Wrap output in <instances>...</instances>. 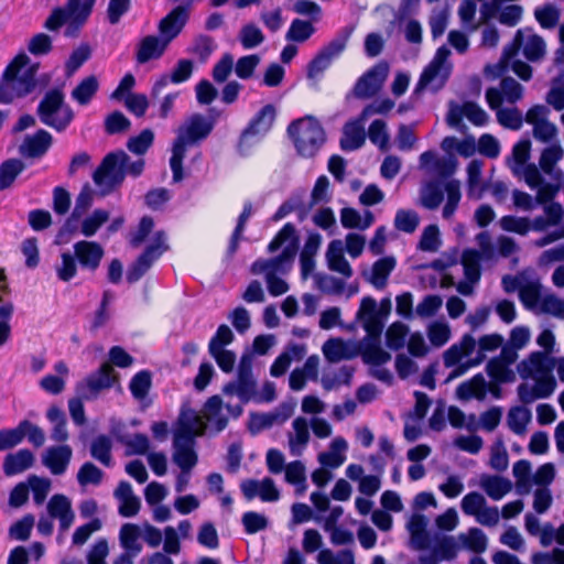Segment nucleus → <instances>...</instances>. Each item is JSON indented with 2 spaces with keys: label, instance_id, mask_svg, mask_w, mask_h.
Wrapping results in <instances>:
<instances>
[{
  "label": "nucleus",
  "instance_id": "nucleus-1",
  "mask_svg": "<svg viewBox=\"0 0 564 564\" xmlns=\"http://www.w3.org/2000/svg\"><path fill=\"white\" fill-rule=\"evenodd\" d=\"M270 253L280 251L272 259H259L251 265V272L263 275L269 293L280 296L288 292L289 285L282 279L292 268L297 251V237L295 227L285 224L268 246Z\"/></svg>",
  "mask_w": 564,
  "mask_h": 564
},
{
  "label": "nucleus",
  "instance_id": "nucleus-2",
  "mask_svg": "<svg viewBox=\"0 0 564 564\" xmlns=\"http://www.w3.org/2000/svg\"><path fill=\"white\" fill-rule=\"evenodd\" d=\"M37 64L25 53L18 54L6 67L0 79V102L13 104L31 94L36 85Z\"/></svg>",
  "mask_w": 564,
  "mask_h": 564
},
{
  "label": "nucleus",
  "instance_id": "nucleus-3",
  "mask_svg": "<svg viewBox=\"0 0 564 564\" xmlns=\"http://www.w3.org/2000/svg\"><path fill=\"white\" fill-rule=\"evenodd\" d=\"M491 350H494V335H485L478 341L470 335H464L458 343L444 352L445 367L454 368L449 378L463 376L470 368L480 365L486 354Z\"/></svg>",
  "mask_w": 564,
  "mask_h": 564
},
{
  "label": "nucleus",
  "instance_id": "nucleus-4",
  "mask_svg": "<svg viewBox=\"0 0 564 564\" xmlns=\"http://www.w3.org/2000/svg\"><path fill=\"white\" fill-rule=\"evenodd\" d=\"M205 431V423L199 414L191 409H183L174 433L173 462L181 469H192L197 463L194 451L195 437Z\"/></svg>",
  "mask_w": 564,
  "mask_h": 564
},
{
  "label": "nucleus",
  "instance_id": "nucleus-5",
  "mask_svg": "<svg viewBox=\"0 0 564 564\" xmlns=\"http://www.w3.org/2000/svg\"><path fill=\"white\" fill-rule=\"evenodd\" d=\"M213 128V121L202 115H193L178 128L170 159L174 182L183 180V160L187 149L206 139Z\"/></svg>",
  "mask_w": 564,
  "mask_h": 564
},
{
  "label": "nucleus",
  "instance_id": "nucleus-6",
  "mask_svg": "<svg viewBox=\"0 0 564 564\" xmlns=\"http://www.w3.org/2000/svg\"><path fill=\"white\" fill-rule=\"evenodd\" d=\"M143 169V159L131 161L126 152L118 151L106 155L100 166L95 171L93 178L101 194L106 195L120 185L126 175L137 177Z\"/></svg>",
  "mask_w": 564,
  "mask_h": 564
},
{
  "label": "nucleus",
  "instance_id": "nucleus-7",
  "mask_svg": "<svg viewBox=\"0 0 564 564\" xmlns=\"http://www.w3.org/2000/svg\"><path fill=\"white\" fill-rule=\"evenodd\" d=\"M476 241L480 251L466 249L462 254L465 280L460 281L456 289L463 295L471 294L474 285L480 278V260L484 258H490L492 253V238L489 231H481L476 236Z\"/></svg>",
  "mask_w": 564,
  "mask_h": 564
},
{
  "label": "nucleus",
  "instance_id": "nucleus-8",
  "mask_svg": "<svg viewBox=\"0 0 564 564\" xmlns=\"http://www.w3.org/2000/svg\"><path fill=\"white\" fill-rule=\"evenodd\" d=\"M295 148L303 156L315 155L325 142V132L318 120L306 116L293 121L289 127Z\"/></svg>",
  "mask_w": 564,
  "mask_h": 564
},
{
  "label": "nucleus",
  "instance_id": "nucleus-9",
  "mask_svg": "<svg viewBox=\"0 0 564 564\" xmlns=\"http://www.w3.org/2000/svg\"><path fill=\"white\" fill-rule=\"evenodd\" d=\"M96 0H69L66 8L55 9L46 20V28L55 31L66 25V35L74 36L87 21Z\"/></svg>",
  "mask_w": 564,
  "mask_h": 564
},
{
  "label": "nucleus",
  "instance_id": "nucleus-10",
  "mask_svg": "<svg viewBox=\"0 0 564 564\" xmlns=\"http://www.w3.org/2000/svg\"><path fill=\"white\" fill-rule=\"evenodd\" d=\"M451 50L443 45L437 48L434 57L423 69L414 89L415 94L424 89H441L451 76L453 64L449 61Z\"/></svg>",
  "mask_w": 564,
  "mask_h": 564
},
{
  "label": "nucleus",
  "instance_id": "nucleus-11",
  "mask_svg": "<svg viewBox=\"0 0 564 564\" xmlns=\"http://www.w3.org/2000/svg\"><path fill=\"white\" fill-rule=\"evenodd\" d=\"M276 117V107L268 104L263 106L250 120L243 130L238 151L241 155H249L252 148L258 144L272 129Z\"/></svg>",
  "mask_w": 564,
  "mask_h": 564
},
{
  "label": "nucleus",
  "instance_id": "nucleus-12",
  "mask_svg": "<svg viewBox=\"0 0 564 564\" xmlns=\"http://www.w3.org/2000/svg\"><path fill=\"white\" fill-rule=\"evenodd\" d=\"M37 113L44 124L57 131L66 129L74 117L73 110L64 104L63 95L57 90L45 95L39 105Z\"/></svg>",
  "mask_w": 564,
  "mask_h": 564
},
{
  "label": "nucleus",
  "instance_id": "nucleus-13",
  "mask_svg": "<svg viewBox=\"0 0 564 564\" xmlns=\"http://www.w3.org/2000/svg\"><path fill=\"white\" fill-rule=\"evenodd\" d=\"M167 249L165 235L162 231L155 232L149 241L145 251L138 258L134 264L127 272L129 282L138 281Z\"/></svg>",
  "mask_w": 564,
  "mask_h": 564
},
{
  "label": "nucleus",
  "instance_id": "nucleus-14",
  "mask_svg": "<svg viewBox=\"0 0 564 564\" xmlns=\"http://www.w3.org/2000/svg\"><path fill=\"white\" fill-rule=\"evenodd\" d=\"M256 383L251 373V360L249 357H242L238 368V377L234 382L224 388L226 395H236L240 402L246 403L251 399L256 400Z\"/></svg>",
  "mask_w": 564,
  "mask_h": 564
},
{
  "label": "nucleus",
  "instance_id": "nucleus-15",
  "mask_svg": "<svg viewBox=\"0 0 564 564\" xmlns=\"http://www.w3.org/2000/svg\"><path fill=\"white\" fill-rule=\"evenodd\" d=\"M466 117L475 126H484L488 121V115L476 104L465 102L463 105L451 102L446 116V122L451 128L464 132L466 126L463 118Z\"/></svg>",
  "mask_w": 564,
  "mask_h": 564
},
{
  "label": "nucleus",
  "instance_id": "nucleus-16",
  "mask_svg": "<svg viewBox=\"0 0 564 564\" xmlns=\"http://www.w3.org/2000/svg\"><path fill=\"white\" fill-rule=\"evenodd\" d=\"M241 405H223L219 397L215 395L207 400L204 405L202 420L209 424L216 432L224 430L228 422V415L237 417L241 414Z\"/></svg>",
  "mask_w": 564,
  "mask_h": 564
},
{
  "label": "nucleus",
  "instance_id": "nucleus-17",
  "mask_svg": "<svg viewBox=\"0 0 564 564\" xmlns=\"http://www.w3.org/2000/svg\"><path fill=\"white\" fill-rule=\"evenodd\" d=\"M486 371L490 378L487 382L481 373L474 376L470 380L464 381L456 389V395L459 400L469 399L484 400L487 392L494 393V360H489Z\"/></svg>",
  "mask_w": 564,
  "mask_h": 564
},
{
  "label": "nucleus",
  "instance_id": "nucleus-18",
  "mask_svg": "<svg viewBox=\"0 0 564 564\" xmlns=\"http://www.w3.org/2000/svg\"><path fill=\"white\" fill-rule=\"evenodd\" d=\"M389 75V65L378 63L367 70L356 83L354 93L359 98H370L375 96L383 86Z\"/></svg>",
  "mask_w": 564,
  "mask_h": 564
},
{
  "label": "nucleus",
  "instance_id": "nucleus-19",
  "mask_svg": "<svg viewBox=\"0 0 564 564\" xmlns=\"http://www.w3.org/2000/svg\"><path fill=\"white\" fill-rule=\"evenodd\" d=\"M117 381V376L110 364H104L100 369L78 384L77 391L84 399L95 398L101 390L108 389Z\"/></svg>",
  "mask_w": 564,
  "mask_h": 564
},
{
  "label": "nucleus",
  "instance_id": "nucleus-20",
  "mask_svg": "<svg viewBox=\"0 0 564 564\" xmlns=\"http://www.w3.org/2000/svg\"><path fill=\"white\" fill-rule=\"evenodd\" d=\"M356 318L361 323L368 338H380L383 321L378 314V303L375 299L366 296L361 300Z\"/></svg>",
  "mask_w": 564,
  "mask_h": 564
},
{
  "label": "nucleus",
  "instance_id": "nucleus-21",
  "mask_svg": "<svg viewBox=\"0 0 564 564\" xmlns=\"http://www.w3.org/2000/svg\"><path fill=\"white\" fill-rule=\"evenodd\" d=\"M556 388V380L550 373L540 375L536 379L534 386H529L528 383H521L517 388L519 400L523 404H530L538 399H546L549 398Z\"/></svg>",
  "mask_w": 564,
  "mask_h": 564
},
{
  "label": "nucleus",
  "instance_id": "nucleus-22",
  "mask_svg": "<svg viewBox=\"0 0 564 564\" xmlns=\"http://www.w3.org/2000/svg\"><path fill=\"white\" fill-rule=\"evenodd\" d=\"M240 489L248 500L258 497L263 502H275L280 499V491L274 481L269 477L260 480L247 479L241 482Z\"/></svg>",
  "mask_w": 564,
  "mask_h": 564
},
{
  "label": "nucleus",
  "instance_id": "nucleus-23",
  "mask_svg": "<svg viewBox=\"0 0 564 564\" xmlns=\"http://www.w3.org/2000/svg\"><path fill=\"white\" fill-rule=\"evenodd\" d=\"M322 351L329 362H338L358 356L361 352V346L358 341L336 337L326 340Z\"/></svg>",
  "mask_w": 564,
  "mask_h": 564
},
{
  "label": "nucleus",
  "instance_id": "nucleus-24",
  "mask_svg": "<svg viewBox=\"0 0 564 564\" xmlns=\"http://www.w3.org/2000/svg\"><path fill=\"white\" fill-rule=\"evenodd\" d=\"M347 35L332 41L321 53L311 62L307 70L308 78L318 77L329 67L333 59L338 57L346 47Z\"/></svg>",
  "mask_w": 564,
  "mask_h": 564
},
{
  "label": "nucleus",
  "instance_id": "nucleus-25",
  "mask_svg": "<svg viewBox=\"0 0 564 564\" xmlns=\"http://www.w3.org/2000/svg\"><path fill=\"white\" fill-rule=\"evenodd\" d=\"M556 365V358L550 357L543 351H533L528 358L518 364L517 370L521 378L528 379L534 372L547 375L552 372Z\"/></svg>",
  "mask_w": 564,
  "mask_h": 564
},
{
  "label": "nucleus",
  "instance_id": "nucleus-26",
  "mask_svg": "<svg viewBox=\"0 0 564 564\" xmlns=\"http://www.w3.org/2000/svg\"><path fill=\"white\" fill-rule=\"evenodd\" d=\"M46 509L48 516L58 521L61 531H67L74 523L75 513L72 508V501L65 495L56 494L52 496Z\"/></svg>",
  "mask_w": 564,
  "mask_h": 564
},
{
  "label": "nucleus",
  "instance_id": "nucleus-27",
  "mask_svg": "<svg viewBox=\"0 0 564 564\" xmlns=\"http://www.w3.org/2000/svg\"><path fill=\"white\" fill-rule=\"evenodd\" d=\"M308 422L303 416L293 420L291 430L288 432V447L292 456H301L310 442Z\"/></svg>",
  "mask_w": 564,
  "mask_h": 564
},
{
  "label": "nucleus",
  "instance_id": "nucleus-28",
  "mask_svg": "<svg viewBox=\"0 0 564 564\" xmlns=\"http://www.w3.org/2000/svg\"><path fill=\"white\" fill-rule=\"evenodd\" d=\"M74 253L82 268L95 271L104 257V249L95 241L82 240L74 245Z\"/></svg>",
  "mask_w": 564,
  "mask_h": 564
},
{
  "label": "nucleus",
  "instance_id": "nucleus-29",
  "mask_svg": "<svg viewBox=\"0 0 564 564\" xmlns=\"http://www.w3.org/2000/svg\"><path fill=\"white\" fill-rule=\"evenodd\" d=\"M72 454L68 445L51 446L44 452L42 460L53 475H62L67 469Z\"/></svg>",
  "mask_w": 564,
  "mask_h": 564
},
{
  "label": "nucleus",
  "instance_id": "nucleus-30",
  "mask_svg": "<svg viewBox=\"0 0 564 564\" xmlns=\"http://www.w3.org/2000/svg\"><path fill=\"white\" fill-rule=\"evenodd\" d=\"M344 241L334 239L328 243L326 250L327 267L344 278L348 279L352 275V269L344 256Z\"/></svg>",
  "mask_w": 564,
  "mask_h": 564
},
{
  "label": "nucleus",
  "instance_id": "nucleus-31",
  "mask_svg": "<svg viewBox=\"0 0 564 564\" xmlns=\"http://www.w3.org/2000/svg\"><path fill=\"white\" fill-rule=\"evenodd\" d=\"M462 510L466 514L475 516L482 524L490 525L494 522V512L487 508L484 496L478 492H470L463 498Z\"/></svg>",
  "mask_w": 564,
  "mask_h": 564
},
{
  "label": "nucleus",
  "instance_id": "nucleus-32",
  "mask_svg": "<svg viewBox=\"0 0 564 564\" xmlns=\"http://www.w3.org/2000/svg\"><path fill=\"white\" fill-rule=\"evenodd\" d=\"M188 19V10L177 7L160 22V33L170 43L182 31Z\"/></svg>",
  "mask_w": 564,
  "mask_h": 564
},
{
  "label": "nucleus",
  "instance_id": "nucleus-33",
  "mask_svg": "<svg viewBox=\"0 0 564 564\" xmlns=\"http://www.w3.org/2000/svg\"><path fill=\"white\" fill-rule=\"evenodd\" d=\"M367 119H361V116L355 120L347 122L343 129V137L340 139L341 149L345 151H352L360 148L365 142V128L364 123Z\"/></svg>",
  "mask_w": 564,
  "mask_h": 564
},
{
  "label": "nucleus",
  "instance_id": "nucleus-34",
  "mask_svg": "<svg viewBox=\"0 0 564 564\" xmlns=\"http://www.w3.org/2000/svg\"><path fill=\"white\" fill-rule=\"evenodd\" d=\"M167 42L162 37L159 39L154 35L143 37L137 50V61L144 64L151 59L160 58L167 47Z\"/></svg>",
  "mask_w": 564,
  "mask_h": 564
},
{
  "label": "nucleus",
  "instance_id": "nucleus-35",
  "mask_svg": "<svg viewBox=\"0 0 564 564\" xmlns=\"http://www.w3.org/2000/svg\"><path fill=\"white\" fill-rule=\"evenodd\" d=\"M347 448V442L336 437L330 442L328 451L318 454L317 460L324 467L336 469L345 463Z\"/></svg>",
  "mask_w": 564,
  "mask_h": 564
},
{
  "label": "nucleus",
  "instance_id": "nucleus-36",
  "mask_svg": "<svg viewBox=\"0 0 564 564\" xmlns=\"http://www.w3.org/2000/svg\"><path fill=\"white\" fill-rule=\"evenodd\" d=\"M52 144V135L45 130H39L33 135L25 137L20 145V153L24 156L35 158L43 155Z\"/></svg>",
  "mask_w": 564,
  "mask_h": 564
},
{
  "label": "nucleus",
  "instance_id": "nucleus-37",
  "mask_svg": "<svg viewBox=\"0 0 564 564\" xmlns=\"http://www.w3.org/2000/svg\"><path fill=\"white\" fill-rule=\"evenodd\" d=\"M427 524L429 519L419 512H414L406 523V529L411 536V545L415 550H423L427 545Z\"/></svg>",
  "mask_w": 564,
  "mask_h": 564
},
{
  "label": "nucleus",
  "instance_id": "nucleus-38",
  "mask_svg": "<svg viewBox=\"0 0 564 564\" xmlns=\"http://www.w3.org/2000/svg\"><path fill=\"white\" fill-rule=\"evenodd\" d=\"M306 354L305 347L301 344L289 345L285 350L280 354L270 368L273 377H281L286 372L292 361L301 360Z\"/></svg>",
  "mask_w": 564,
  "mask_h": 564
},
{
  "label": "nucleus",
  "instance_id": "nucleus-39",
  "mask_svg": "<svg viewBox=\"0 0 564 564\" xmlns=\"http://www.w3.org/2000/svg\"><path fill=\"white\" fill-rule=\"evenodd\" d=\"M499 87L496 88V108L501 101L516 104L523 97L524 88L511 76L502 75Z\"/></svg>",
  "mask_w": 564,
  "mask_h": 564
},
{
  "label": "nucleus",
  "instance_id": "nucleus-40",
  "mask_svg": "<svg viewBox=\"0 0 564 564\" xmlns=\"http://www.w3.org/2000/svg\"><path fill=\"white\" fill-rule=\"evenodd\" d=\"M116 498L119 500V513L123 517H133L139 512L140 499L133 494L129 482L121 481L115 491Z\"/></svg>",
  "mask_w": 564,
  "mask_h": 564
},
{
  "label": "nucleus",
  "instance_id": "nucleus-41",
  "mask_svg": "<svg viewBox=\"0 0 564 564\" xmlns=\"http://www.w3.org/2000/svg\"><path fill=\"white\" fill-rule=\"evenodd\" d=\"M375 221V216L370 210L364 213L351 207H344L340 210V223L347 229H368Z\"/></svg>",
  "mask_w": 564,
  "mask_h": 564
},
{
  "label": "nucleus",
  "instance_id": "nucleus-42",
  "mask_svg": "<svg viewBox=\"0 0 564 564\" xmlns=\"http://www.w3.org/2000/svg\"><path fill=\"white\" fill-rule=\"evenodd\" d=\"M523 44V34L518 30L512 42L508 44L501 54L500 59L496 63V78L501 77L509 70L512 61H517V55Z\"/></svg>",
  "mask_w": 564,
  "mask_h": 564
},
{
  "label": "nucleus",
  "instance_id": "nucleus-43",
  "mask_svg": "<svg viewBox=\"0 0 564 564\" xmlns=\"http://www.w3.org/2000/svg\"><path fill=\"white\" fill-rule=\"evenodd\" d=\"M284 479L288 484L295 487L296 495H303L307 489L305 465L300 460L286 464L284 468Z\"/></svg>",
  "mask_w": 564,
  "mask_h": 564
},
{
  "label": "nucleus",
  "instance_id": "nucleus-44",
  "mask_svg": "<svg viewBox=\"0 0 564 564\" xmlns=\"http://www.w3.org/2000/svg\"><path fill=\"white\" fill-rule=\"evenodd\" d=\"M141 529L133 523H126L121 527L119 533V540L124 552L132 555H138L142 551V544L140 543Z\"/></svg>",
  "mask_w": 564,
  "mask_h": 564
},
{
  "label": "nucleus",
  "instance_id": "nucleus-45",
  "mask_svg": "<svg viewBox=\"0 0 564 564\" xmlns=\"http://www.w3.org/2000/svg\"><path fill=\"white\" fill-rule=\"evenodd\" d=\"M33 459V454L28 449H21L15 454L8 455L3 464L6 475L13 476L24 471L31 467Z\"/></svg>",
  "mask_w": 564,
  "mask_h": 564
},
{
  "label": "nucleus",
  "instance_id": "nucleus-46",
  "mask_svg": "<svg viewBox=\"0 0 564 564\" xmlns=\"http://www.w3.org/2000/svg\"><path fill=\"white\" fill-rule=\"evenodd\" d=\"M362 358L365 362L371 366H383L391 359V355L380 346V338H366L362 349Z\"/></svg>",
  "mask_w": 564,
  "mask_h": 564
},
{
  "label": "nucleus",
  "instance_id": "nucleus-47",
  "mask_svg": "<svg viewBox=\"0 0 564 564\" xmlns=\"http://www.w3.org/2000/svg\"><path fill=\"white\" fill-rule=\"evenodd\" d=\"M395 267V260L392 257H384L377 260L370 271L369 281L377 289H382L387 284L388 276Z\"/></svg>",
  "mask_w": 564,
  "mask_h": 564
},
{
  "label": "nucleus",
  "instance_id": "nucleus-48",
  "mask_svg": "<svg viewBox=\"0 0 564 564\" xmlns=\"http://www.w3.org/2000/svg\"><path fill=\"white\" fill-rule=\"evenodd\" d=\"M441 148L446 153L456 151L462 156L468 158L476 152V140L471 135H467L463 140H458L455 137H446L442 141Z\"/></svg>",
  "mask_w": 564,
  "mask_h": 564
},
{
  "label": "nucleus",
  "instance_id": "nucleus-49",
  "mask_svg": "<svg viewBox=\"0 0 564 564\" xmlns=\"http://www.w3.org/2000/svg\"><path fill=\"white\" fill-rule=\"evenodd\" d=\"M99 88L98 78L94 75L84 78L79 84L73 89L72 98L80 106H87Z\"/></svg>",
  "mask_w": 564,
  "mask_h": 564
},
{
  "label": "nucleus",
  "instance_id": "nucleus-50",
  "mask_svg": "<svg viewBox=\"0 0 564 564\" xmlns=\"http://www.w3.org/2000/svg\"><path fill=\"white\" fill-rule=\"evenodd\" d=\"M426 335L431 345L440 348L449 341L452 332L446 321L437 319L427 325Z\"/></svg>",
  "mask_w": 564,
  "mask_h": 564
},
{
  "label": "nucleus",
  "instance_id": "nucleus-51",
  "mask_svg": "<svg viewBox=\"0 0 564 564\" xmlns=\"http://www.w3.org/2000/svg\"><path fill=\"white\" fill-rule=\"evenodd\" d=\"M503 0H496V21L507 26L517 25L523 13V8L519 4L501 6Z\"/></svg>",
  "mask_w": 564,
  "mask_h": 564
},
{
  "label": "nucleus",
  "instance_id": "nucleus-52",
  "mask_svg": "<svg viewBox=\"0 0 564 564\" xmlns=\"http://www.w3.org/2000/svg\"><path fill=\"white\" fill-rule=\"evenodd\" d=\"M409 333L410 328L406 324L400 321L393 322L386 330L387 346L392 350L403 348Z\"/></svg>",
  "mask_w": 564,
  "mask_h": 564
},
{
  "label": "nucleus",
  "instance_id": "nucleus-53",
  "mask_svg": "<svg viewBox=\"0 0 564 564\" xmlns=\"http://www.w3.org/2000/svg\"><path fill=\"white\" fill-rule=\"evenodd\" d=\"M445 205L443 207V217L449 219L457 209L460 202V185L457 181H448L445 186Z\"/></svg>",
  "mask_w": 564,
  "mask_h": 564
},
{
  "label": "nucleus",
  "instance_id": "nucleus-54",
  "mask_svg": "<svg viewBox=\"0 0 564 564\" xmlns=\"http://www.w3.org/2000/svg\"><path fill=\"white\" fill-rule=\"evenodd\" d=\"M110 215L105 209H95L90 215L86 216L80 223V232L85 237L94 236L98 229L108 221Z\"/></svg>",
  "mask_w": 564,
  "mask_h": 564
},
{
  "label": "nucleus",
  "instance_id": "nucleus-55",
  "mask_svg": "<svg viewBox=\"0 0 564 564\" xmlns=\"http://www.w3.org/2000/svg\"><path fill=\"white\" fill-rule=\"evenodd\" d=\"M541 289L542 286L538 281H525L520 288L519 299L527 308L533 310L540 305L542 300Z\"/></svg>",
  "mask_w": 564,
  "mask_h": 564
},
{
  "label": "nucleus",
  "instance_id": "nucleus-56",
  "mask_svg": "<svg viewBox=\"0 0 564 564\" xmlns=\"http://www.w3.org/2000/svg\"><path fill=\"white\" fill-rule=\"evenodd\" d=\"M442 246L440 229L436 225L426 226L421 235L417 248L425 252H436Z\"/></svg>",
  "mask_w": 564,
  "mask_h": 564
},
{
  "label": "nucleus",
  "instance_id": "nucleus-57",
  "mask_svg": "<svg viewBox=\"0 0 564 564\" xmlns=\"http://www.w3.org/2000/svg\"><path fill=\"white\" fill-rule=\"evenodd\" d=\"M496 119L505 128L519 130L523 123L522 112L513 108H496Z\"/></svg>",
  "mask_w": 564,
  "mask_h": 564
},
{
  "label": "nucleus",
  "instance_id": "nucleus-58",
  "mask_svg": "<svg viewBox=\"0 0 564 564\" xmlns=\"http://www.w3.org/2000/svg\"><path fill=\"white\" fill-rule=\"evenodd\" d=\"M394 227L403 232L412 234L420 224V217L415 210L399 209L394 217Z\"/></svg>",
  "mask_w": 564,
  "mask_h": 564
},
{
  "label": "nucleus",
  "instance_id": "nucleus-59",
  "mask_svg": "<svg viewBox=\"0 0 564 564\" xmlns=\"http://www.w3.org/2000/svg\"><path fill=\"white\" fill-rule=\"evenodd\" d=\"M24 165L18 159H11L0 165V189H6L22 172Z\"/></svg>",
  "mask_w": 564,
  "mask_h": 564
},
{
  "label": "nucleus",
  "instance_id": "nucleus-60",
  "mask_svg": "<svg viewBox=\"0 0 564 564\" xmlns=\"http://www.w3.org/2000/svg\"><path fill=\"white\" fill-rule=\"evenodd\" d=\"M443 198L444 195L435 183L429 182L422 186L420 200L423 207L427 209H436L441 205Z\"/></svg>",
  "mask_w": 564,
  "mask_h": 564
},
{
  "label": "nucleus",
  "instance_id": "nucleus-61",
  "mask_svg": "<svg viewBox=\"0 0 564 564\" xmlns=\"http://www.w3.org/2000/svg\"><path fill=\"white\" fill-rule=\"evenodd\" d=\"M531 419V412L524 406L512 408L508 413V425L516 434H523Z\"/></svg>",
  "mask_w": 564,
  "mask_h": 564
},
{
  "label": "nucleus",
  "instance_id": "nucleus-62",
  "mask_svg": "<svg viewBox=\"0 0 564 564\" xmlns=\"http://www.w3.org/2000/svg\"><path fill=\"white\" fill-rule=\"evenodd\" d=\"M239 41L246 50H251L259 46L264 41V35L256 24L248 23L241 28Z\"/></svg>",
  "mask_w": 564,
  "mask_h": 564
},
{
  "label": "nucleus",
  "instance_id": "nucleus-63",
  "mask_svg": "<svg viewBox=\"0 0 564 564\" xmlns=\"http://www.w3.org/2000/svg\"><path fill=\"white\" fill-rule=\"evenodd\" d=\"M534 17L543 29H553L558 23L560 10L551 3H546L534 10Z\"/></svg>",
  "mask_w": 564,
  "mask_h": 564
},
{
  "label": "nucleus",
  "instance_id": "nucleus-64",
  "mask_svg": "<svg viewBox=\"0 0 564 564\" xmlns=\"http://www.w3.org/2000/svg\"><path fill=\"white\" fill-rule=\"evenodd\" d=\"M318 564H355L354 554L351 551L341 550L334 553L329 549L321 550L317 555Z\"/></svg>",
  "mask_w": 564,
  "mask_h": 564
}]
</instances>
